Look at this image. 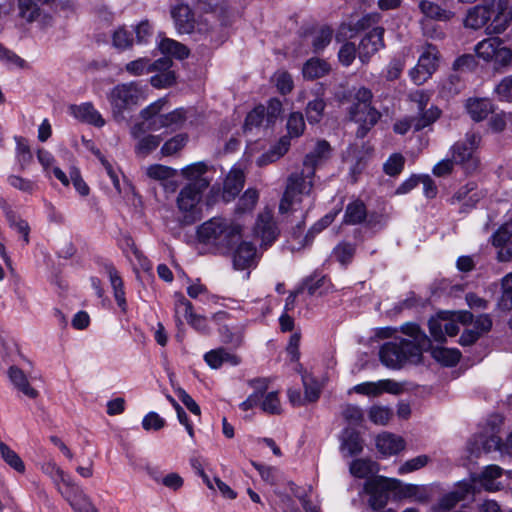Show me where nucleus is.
<instances>
[{
  "label": "nucleus",
  "mask_w": 512,
  "mask_h": 512,
  "mask_svg": "<svg viewBox=\"0 0 512 512\" xmlns=\"http://www.w3.org/2000/svg\"><path fill=\"white\" fill-rule=\"evenodd\" d=\"M331 146L326 140H319L313 151L305 156L301 172L292 173L286 181L285 191L280 199L278 214L280 222L296 236L304 226L310 207L302 205L304 196H311L314 187L315 168L329 159Z\"/></svg>",
  "instance_id": "1"
},
{
  "label": "nucleus",
  "mask_w": 512,
  "mask_h": 512,
  "mask_svg": "<svg viewBox=\"0 0 512 512\" xmlns=\"http://www.w3.org/2000/svg\"><path fill=\"white\" fill-rule=\"evenodd\" d=\"M207 165L197 162L187 166L183 174L190 182L185 185L177 196L179 220L183 225H192L203 217L202 196L209 187L210 181L204 176Z\"/></svg>",
  "instance_id": "2"
},
{
  "label": "nucleus",
  "mask_w": 512,
  "mask_h": 512,
  "mask_svg": "<svg viewBox=\"0 0 512 512\" xmlns=\"http://www.w3.org/2000/svg\"><path fill=\"white\" fill-rule=\"evenodd\" d=\"M242 225L226 218L213 217L198 227V240L219 250H231L242 240Z\"/></svg>",
  "instance_id": "3"
},
{
  "label": "nucleus",
  "mask_w": 512,
  "mask_h": 512,
  "mask_svg": "<svg viewBox=\"0 0 512 512\" xmlns=\"http://www.w3.org/2000/svg\"><path fill=\"white\" fill-rule=\"evenodd\" d=\"M372 98L373 94L370 89L360 87L356 91L354 102L349 109L350 119L359 124L356 131L358 138H364L381 117V113L371 106Z\"/></svg>",
  "instance_id": "4"
},
{
  "label": "nucleus",
  "mask_w": 512,
  "mask_h": 512,
  "mask_svg": "<svg viewBox=\"0 0 512 512\" xmlns=\"http://www.w3.org/2000/svg\"><path fill=\"white\" fill-rule=\"evenodd\" d=\"M421 357L420 350L404 338L386 342L379 350L381 363L390 369H400L407 363H417Z\"/></svg>",
  "instance_id": "5"
},
{
  "label": "nucleus",
  "mask_w": 512,
  "mask_h": 512,
  "mask_svg": "<svg viewBox=\"0 0 512 512\" xmlns=\"http://www.w3.org/2000/svg\"><path fill=\"white\" fill-rule=\"evenodd\" d=\"M249 386L254 392L240 404V409L248 411L256 406H260L261 410L268 414H280L281 404L276 391L267 392L269 380L267 378H256L249 382Z\"/></svg>",
  "instance_id": "6"
},
{
  "label": "nucleus",
  "mask_w": 512,
  "mask_h": 512,
  "mask_svg": "<svg viewBox=\"0 0 512 512\" xmlns=\"http://www.w3.org/2000/svg\"><path fill=\"white\" fill-rule=\"evenodd\" d=\"M480 142V134L471 131L465 134L463 140L456 142L451 147L452 158L466 174H474L480 168V159L477 155Z\"/></svg>",
  "instance_id": "7"
},
{
  "label": "nucleus",
  "mask_w": 512,
  "mask_h": 512,
  "mask_svg": "<svg viewBox=\"0 0 512 512\" xmlns=\"http://www.w3.org/2000/svg\"><path fill=\"white\" fill-rule=\"evenodd\" d=\"M146 99L143 88L136 82L116 85L108 95L114 117H123L125 110Z\"/></svg>",
  "instance_id": "8"
},
{
  "label": "nucleus",
  "mask_w": 512,
  "mask_h": 512,
  "mask_svg": "<svg viewBox=\"0 0 512 512\" xmlns=\"http://www.w3.org/2000/svg\"><path fill=\"white\" fill-rule=\"evenodd\" d=\"M401 484V481L398 479L383 476L367 480L363 490L370 496L369 506L373 510L383 509L389 500V492L398 489Z\"/></svg>",
  "instance_id": "9"
},
{
  "label": "nucleus",
  "mask_w": 512,
  "mask_h": 512,
  "mask_svg": "<svg viewBox=\"0 0 512 512\" xmlns=\"http://www.w3.org/2000/svg\"><path fill=\"white\" fill-rule=\"evenodd\" d=\"M439 52L431 44H427L418 59L417 65L411 69L410 77L417 84H423L437 69Z\"/></svg>",
  "instance_id": "10"
},
{
  "label": "nucleus",
  "mask_w": 512,
  "mask_h": 512,
  "mask_svg": "<svg viewBox=\"0 0 512 512\" xmlns=\"http://www.w3.org/2000/svg\"><path fill=\"white\" fill-rule=\"evenodd\" d=\"M253 233L255 238L261 241V247L267 248L276 241L280 230L274 219L272 210L266 208L258 214Z\"/></svg>",
  "instance_id": "11"
},
{
  "label": "nucleus",
  "mask_w": 512,
  "mask_h": 512,
  "mask_svg": "<svg viewBox=\"0 0 512 512\" xmlns=\"http://www.w3.org/2000/svg\"><path fill=\"white\" fill-rule=\"evenodd\" d=\"M502 439L499 435V429L491 427L474 436L469 443V451L475 457H479L482 453H490L492 451H500L502 453Z\"/></svg>",
  "instance_id": "12"
},
{
  "label": "nucleus",
  "mask_w": 512,
  "mask_h": 512,
  "mask_svg": "<svg viewBox=\"0 0 512 512\" xmlns=\"http://www.w3.org/2000/svg\"><path fill=\"white\" fill-rule=\"evenodd\" d=\"M493 15L490 23L486 26L485 32L488 35L501 34L512 21V10L508 0H492Z\"/></svg>",
  "instance_id": "13"
},
{
  "label": "nucleus",
  "mask_w": 512,
  "mask_h": 512,
  "mask_svg": "<svg viewBox=\"0 0 512 512\" xmlns=\"http://www.w3.org/2000/svg\"><path fill=\"white\" fill-rule=\"evenodd\" d=\"M141 121L136 123L131 134L135 138L141 137L149 131H157L160 128V100L154 101L140 112Z\"/></svg>",
  "instance_id": "14"
},
{
  "label": "nucleus",
  "mask_w": 512,
  "mask_h": 512,
  "mask_svg": "<svg viewBox=\"0 0 512 512\" xmlns=\"http://www.w3.org/2000/svg\"><path fill=\"white\" fill-rule=\"evenodd\" d=\"M176 314H182L188 324L197 332L207 335L210 333L208 319L201 314H197L193 310V305L183 295L175 304Z\"/></svg>",
  "instance_id": "15"
},
{
  "label": "nucleus",
  "mask_w": 512,
  "mask_h": 512,
  "mask_svg": "<svg viewBox=\"0 0 512 512\" xmlns=\"http://www.w3.org/2000/svg\"><path fill=\"white\" fill-rule=\"evenodd\" d=\"M383 35L384 28L375 27L361 39L358 57L362 63H367L373 54L384 47Z\"/></svg>",
  "instance_id": "16"
},
{
  "label": "nucleus",
  "mask_w": 512,
  "mask_h": 512,
  "mask_svg": "<svg viewBox=\"0 0 512 512\" xmlns=\"http://www.w3.org/2000/svg\"><path fill=\"white\" fill-rule=\"evenodd\" d=\"M236 245L232 258L234 269L246 270L255 267L258 261L256 247L251 242L241 240Z\"/></svg>",
  "instance_id": "17"
},
{
  "label": "nucleus",
  "mask_w": 512,
  "mask_h": 512,
  "mask_svg": "<svg viewBox=\"0 0 512 512\" xmlns=\"http://www.w3.org/2000/svg\"><path fill=\"white\" fill-rule=\"evenodd\" d=\"M443 314L444 313L439 314V319H430L428 323L430 334L437 342H444L446 335L453 337L459 332V326L456 320L454 318L448 320L442 316Z\"/></svg>",
  "instance_id": "18"
},
{
  "label": "nucleus",
  "mask_w": 512,
  "mask_h": 512,
  "mask_svg": "<svg viewBox=\"0 0 512 512\" xmlns=\"http://www.w3.org/2000/svg\"><path fill=\"white\" fill-rule=\"evenodd\" d=\"M492 2L487 5H476L468 9L464 19V26L469 29L478 30L488 25L492 18Z\"/></svg>",
  "instance_id": "19"
},
{
  "label": "nucleus",
  "mask_w": 512,
  "mask_h": 512,
  "mask_svg": "<svg viewBox=\"0 0 512 512\" xmlns=\"http://www.w3.org/2000/svg\"><path fill=\"white\" fill-rule=\"evenodd\" d=\"M69 110L70 113L81 122L94 125L96 127H103L105 125V120L90 102L82 103L80 105H71Z\"/></svg>",
  "instance_id": "20"
},
{
  "label": "nucleus",
  "mask_w": 512,
  "mask_h": 512,
  "mask_svg": "<svg viewBox=\"0 0 512 512\" xmlns=\"http://www.w3.org/2000/svg\"><path fill=\"white\" fill-rule=\"evenodd\" d=\"M245 183L244 172L239 168H233L224 182L223 198L229 202L243 189Z\"/></svg>",
  "instance_id": "21"
},
{
  "label": "nucleus",
  "mask_w": 512,
  "mask_h": 512,
  "mask_svg": "<svg viewBox=\"0 0 512 512\" xmlns=\"http://www.w3.org/2000/svg\"><path fill=\"white\" fill-rule=\"evenodd\" d=\"M171 16L181 33H191L194 29V16L188 5L179 4L172 8Z\"/></svg>",
  "instance_id": "22"
},
{
  "label": "nucleus",
  "mask_w": 512,
  "mask_h": 512,
  "mask_svg": "<svg viewBox=\"0 0 512 512\" xmlns=\"http://www.w3.org/2000/svg\"><path fill=\"white\" fill-rule=\"evenodd\" d=\"M376 447L382 455L391 456L404 449L405 441L391 433H382L376 438Z\"/></svg>",
  "instance_id": "23"
},
{
  "label": "nucleus",
  "mask_w": 512,
  "mask_h": 512,
  "mask_svg": "<svg viewBox=\"0 0 512 512\" xmlns=\"http://www.w3.org/2000/svg\"><path fill=\"white\" fill-rule=\"evenodd\" d=\"M105 271L108 274L113 294L118 307L123 313L127 311V302L125 298L124 284L118 271L112 264L105 265Z\"/></svg>",
  "instance_id": "24"
},
{
  "label": "nucleus",
  "mask_w": 512,
  "mask_h": 512,
  "mask_svg": "<svg viewBox=\"0 0 512 512\" xmlns=\"http://www.w3.org/2000/svg\"><path fill=\"white\" fill-rule=\"evenodd\" d=\"M340 450L344 456H355L363 451V440L359 432L345 429L341 436Z\"/></svg>",
  "instance_id": "25"
},
{
  "label": "nucleus",
  "mask_w": 512,
  "mask_h": 512,
  "mask_svg": "<svg viewBox=\"0 0 512 512\" xmlns=\"http://www.w3.org/2000/svg\"><path fill=\"white\" fill-rule=\"evenodd\" d=\"M1 202H2V209L4 211L5 217L7 219V222L9 224L10 228L16 230L19 234H21L25 245H27L30 241V239H29L30 226H29L28 222L26 220L20 218L11 209V207L6 203L5 200H1Z\"/></svg>",
  "instance_id": "26"
},
{
  "label": "nucleus",
  "mask_w": 512,
  "mask_h": 512,
  "mask_svg": "<svg viewBox=\"0 0 512 512\" xmlns=\"http://www.w3.org/2000/svg\"><path fill=\"white\" fill-rule=\"evenodd\" d=\"M204 360L213 369H218L224 363H228L232 366H237L240 363V358L228 352L224 348L211 350L204 355Z\"/></svg>",
  "instance_id": "27"
},
{
  "label": "nucleus",
  "mask_w": 512,
  "mask_h": 512,
  "mask_svg": "<svg viewBox=\"0 0 512 512\" xmlns=\"http://www.w3.org/2000/svg\"><path fill=\"white\" fill-rule=\"evenodd\" d=\"M466 109L470 117L480 122L488 117L489 114L494 112V107L489 99H469L466 103Z\"/></svg>",
  "instance_id": "28"
},
{
  "label": "nucleus",
  "mask_w": 512,
  "mask_h": 512,
  "mask_svg": "<svg viewBox=\"0 0 512 512\" xmlns=\"http://www.w3.org/2000/svg\"><path fill=\"white\" fill-rule=\"evenodd\" d=\"M245 325L240 322H229L219 327L221 339L226 344L240 346L243 341Z\"/></svg>",
  "instance_id": "29"
},
{
  "label": "nucleus",
  "mask_w": 512,
  "mask_h": 512,
  "mask_svg": "<svg viewBox=\"0 0 512 512\" xmlns=\"http://www.w3.org/2000/svg\"><path fill=\"white\" fill-rule=\"evenodd\" d=\"M8 377L16 389L21 391L25 396L34 399L38 396V391L31 387L27 376L16 366H11L8 370Z\"/></svg>",
  "instance_id": "30"
},
{
  "label": "nucleus",
  "mask_w": 512,
  "mask_h": 512,
  "mask_svg": "<svg viewBox=\"0 0 512 512\" xmlns=\"http://www.w3.org/2000/svg\"><path fill=\"white\" fill-rule=\"evenodd\" d=\"M484 195L485 194L482 190L477 189L476 183L469 182L459 188V190L453 195L452 201H464V206L472 208L481 198L484 197Z\"/></svg>",
  "instance_id": "31"
},
{
  "label": "nucleus",
  "mask_w": 512,
  "mask_h": 512,
  "mask_svg": "<svg viewBox=\"0 0 512 512\" xmlns=\"http://www.w3.org/2000/svg\"><path fill=\"white\" fill-rule=\"evenodd\" d=\"M367 217V208L362 200L356 199L350 202L345 209L343 223L358 225L363 223Z\"/></svg>",
  "instance_id": "32"
},
{
  "label": "nucleus",
  "mask_w": 512,
  "mask_h": 512,
  "mask_svg": "<svg viewBox=\"0 0 512 512\" xmlns=\"http://www.w3.org/2000/svg\"><path fill=\"white\" fill-rule=\"evenodd\" d=\"M421 13L428 19L436 21H449L454 13L450 10L442 8L435 2L422 0L418 4Z\"/></svg>",
  "instance_id": "33"
},
{
  "label": "nucleus",
  "mask_w": 512,
  "mask_h": 512,
  "mask_svg": "<svg viewBox=\"0 0 512 512\" xmlns=\"http://www.w3.org/2000/svg\"><path fill=\"white\" fill-rule=\"evenodd\" d=\"M402 332L411 337V339L408 340L420 350L421 354L423 351L428 350L431 347L430 338L420 330L417 324H404L402 326Z\"/></svg>",
  "instance_id": "34"
},
{
  "label": "nucleus",
  "mask_w": 512,
  "mask_h": 512,
  "mask_svg": "<svg viewBox=\"0 0 512 512\" xmlns=\"http://www.w3.org/2000/svg\"><path fill=\"white\" fill-rule=\"evenodd\" d=\"M503 470L498 465L487 466L478 476V481L487 491H497L500 489V483L496 480L502 476Z\"/></svg>",
  "instance_id": "35"
},
{
  "label": "nucleus",
  "mask_w": 512,
  "mask_h": 512,
  "mask_svg": "<svg viewBox=\"0 0 512 512\" xmlns=\"http://www.w3.org/2000/svg\"><path fill=\"white\" fill-rule=\"evenodd\" d=\"M189 54L190 51L184 44L170 38H162V58L184 60Z\"/></svg>",
  "instance_id": "36"
},
{
  "label": "nucleus",
  "mask_w": 512,
  "mask_h": 512,
  "mask_svg": "<svg viewBox=\"0 0 512 512\" xmlns=\"http://www.w3.org/2000/svg\"><path fill=\"white\" fill-rule=\"evenodd\" d=\"M67 494L65 499L75 512H98L90 498L79 487L74 493Z\"/></svg>",
  "instance_id": "37"
},
{
  "label": "nucleus",
  "mask_w": 512,
  "mask_h": 512,
  "mask_svg": "<svg viewBox=\"0 0 512 512\" xmlns=\"http://www.w3.org/2000/svg\"><path fill=\"white\" fill-rule=\"evenodd\" d=\"M432 357L444 366H455L460 358L461 352L456 348L430 347Z\"/></svg>",
  "instance_id": "38"
},
{
  "label": "nucleus",
  "mask_w": 512,
  "mask_h": 512,
  "mask_svg": "<svg viewBox=\"0 0 512 512\" xmlns=\"http://www.w3.org/2000/svg\"><path fill=\"white\" fill-rule=\"evenodd\" d=\"M159 65L160 59L151 62L150 59L143 57L127 63L125 69L131 75L139 76L158 70Z\"/></svg>",
  "instance_id": "39"
},
{
  "label": "nucleus",
  "mask_w": 512,
  "mask_h": 512,
  "mask_svg": "<svg viewBox=\"0 0 512 512\" xmlns=\"http://www.w3.org/2000/svg\"><path fill=\"white\" fill-rule=\"evenodd\" d=\"M464 84L461 76L457 72L449 74L440 83V95L444 98H450L457 95Z\"/></svg>",
  "instance_id": "40"
},
{
  "label": "nucleus",
  "mask_w": 512,
  "mask_h": 512,
  "mask_svg": "<svg viewBox=\"0 0 512 512\" xmlns=\"http://www.w3.org/2000/svg\"><path fill=\"white\" fill-rule=\"evenodd\" d=\"M350 473L356 478H366L378 471V465L366 458L355 459L349 467Z\"/></svg>",
  "instance_id": "41"
},
{
  "label": "nucleus",
  "mask_w": 512,
  "mask_h": 512,
  "mask_svg": "<svg viewBox=\"0 0 512 512\" xmlns=\"http://www.w3.org/2000/svg\"><path fill=\"white\" fill-rule=\"evenodd\" d=\"M329 70L330 66L326 61L312 58L304 64L302 72L305 78L312 80L325 76Z\"/></svg>",
  "instance_id": "42"
},
{
  "label": "nucleus",
  "mask_w": 512,
  "mask_h": 512,
  "mask_svg": "<svg viewBox=\"0 0 512 512\" xmlns=\"http://www.w3.org/2000/svg\"><path fill=\"white\" fill-rule=\"evenodd\" d=\"M127 246L130 250L127 251V257L131 262L134 271L138 274L139 270L149 272L151 270L150 261L138 250L131 239H127Z\"/></svg>",
  "instance_id": "43"
},
{
  "label": "nucleus",
  "mask_w": 512,
  "mask_h": 512,
  "mask_svg": "<svg viewBox=\"0 0 512 512\" xmlns=\"http://www.w3.org/2000/svg\"><path fill=\"white\" fill-rule=\"evenodd\" d=\"M418 116L414 117V130L420 131L433 124L441 115V110L437 106H431L424 111H418Z\"/></svg>",
  "instance_id": "44"
},
{
  "label": "nucleus",
  "mask_w": 512,
  "mask_h": 512,
  "mask_svg": "<svg viewBox=\"0 0 512 512\" xmlns=\"http://www.w3.org/2000/svg\"><path fill=\"white\" fill-rule=\"evenodd\" d=\"M499 44H502V42L497 37L484 39L475 46V52L479 58L492 61Z\"/></svg>",
  "instance_id": "45"
},
{
  "label": "nucleus",
  "mask_w": 512,
  "mask_h": 512,
  "mask_svg": "<svg viewBox=\"0 0 512 512\" xmlns=\"http://www.w3.org/2000/svg\"><path fill=\"white\" fill-rule=\"evenodd\" d=\"M302 382L305 390V400L308 402H315L319 399L321 393V385L309 373L302 374Z\"/></svg>",
  "instance_id": "46"
},
{
  "label": "nucleus",
  "mask_w": 512,
  "mask_h": 512,
  "mask_svg": "<svg viewBox=\"0 0 512 512\" xmlns=\"http://www.w3.org/2000/svg\"><path fill=\"white\" fill-rule=\"evenodd\" d=\"M142 181L151 194L157 197V186L160 183V164H153L144 168Z\"/></svg>",
  "instance_id": "47"
},
{
  "label": "nucleus",
  "mask_w": 512,
  "mask_h": 512,
  "mask_svg": "<svg viewBox=\"0 0 512 512\" xmlns=\"http://www.w3.org/2000/svg\"><path fill=\"white\" fill-rule=\"evenodd\" d=\"M134 39L132 34L124 27L117 28L112 34V45L120 51L132 48Z\"/></svg>",
  "instance_id": "48"
},
{
  "label": "nucleus",
  "mask_w": 512,
  "mask_h": 512,
  "mask_svg": "<svg viewBox=\"0 0 512 512\" xmlns=\"http://www.w3.org/2000/svg\"><path fill=\"white\" fill-rule=\"evenodd\" d=\"M325 106V101L322 98H315L308 102L306 117L310 124H316L321 121Z\"/></svg>",
  "instance_id": "49"
},
{
  "label": "nucleus",
  "mask_w": 512,
  "mask_h": 512,
  "mask_svg": "<svg viewBox=\"0 0 512 512\" xmlns=\"http://www.w3.org/2000/svg\"><path fill=\"white\" fill-rule=\"evenodd\" d=\"M53 482L57 486L58 492L67 499V494L74 493L80 486L74 482V480L62 470L61 476H54Z\"/></svg>",
  "instance_id": "50"
},
{
  "label": "nucleus",
  "mask_w": 512,
  "mask_h": 512,
  "mask_svg": "<svg viewBox=\"0 0 512 512\" xmlns=\"http://www.w3.org/2000/svg\"><path fill=\"white\" fill-rule=\"evenodd\" d=\"M355 251H356V247L354 244H351L348 242H342V243H339L333 249V256L342 265H347L352 261Z\"/></svg>",
  "instance_id": "51"
},
{
  "label": "nucleus",
  "mask_w": 512,
  "mask_h": 512,
  "mask_svg": "<svg viewBox=\"0 0 512 512\" xmlns=\"http://www.w3.org/2000/svg\"><path fill=\"white\" fill-rule=\"evenodd\" d=\"M259 199V193L256 189L249 188L239 198L237 203V212L245 213L253 210Z\"/></svg>",
  "instance_id": "52"
},
{
  "label": "nucleus",
  "mask_w": 512,
  "mask_h": 512,
  "mask_svg": "<svg viewBox=\"0 0 512 512\" xmlns=\"http://www.w3.org/2000/svg\"><path fill=\"white\" fill-rule=\"evenodd\" d=\"M186 120V112L183 108L175 109L174 111L162 115V127L176 130L180 128Z\"/></svg>",
  "instance_id": "53"
},
{
  "label": "nucleus",
  "mask_w": 512,
  "mask_h": 512,
  "mask_svg": "<svg viewBox=\"0 0 512 512\" xmlns=\"http://www.w3.org/2000/svg\"><path fill=\"white\" fill-rule=\"evenodd\" d=\"M405 165V158L400 153L392 154L383 165L384 172L389 176L399 175Z\"/></svg>",
  "instance_id": "54"
},
{
  "label": "nucleus",
  "mask_w": 512,
  "mask_h": 512,
  "mask_svg": "<svg viewBox=\"0 0 512 512\" xmlns=\"http://www.w3.org/2000/svg\"><path fill=\"white\" fill-rule=\"evenodd\" d=\"M0 455L13 469L24 472L25 465L21 458L3 442H0Z\"/></svg>",
  "instance_id": "55"
},
{
  "label": "nucleus",
  "mask_w": 512,
  "mask_h": 512,
  "mask_svg": "<svg viewBox=\"0 0 512 512\" xmlns=\"http://www.w3.org/2000/svg\"><path fill=\"white\" fill-rule=\"evenodd\" d=\"M333 31L329 27H321L317 30L313 36L312 46L314 52H319L323 50L332 39Z\"/></svg>",
  "instance_id": "56"
},
{
  "label": "nucleus",
  "mask_w": 512,
  "mask_h": 512,
  "mask_svg": "<svg viewBox=\"0 0 512 512\" xmlns=\"http://www.w3.org/2000/svg\"><path fill=\"white\" fill-rule=\"evenodd\" d=\"M173 67L171 59L162 58V88H169L176 84L177 74Z\"/></svg>",
  "instance_id": "57"
},
{
  "label": "nucleus",
  "mask_w": 512,
  "mask_h": 512,
  "mask_svg": "<svg viewBox=\"0 0 512 512\" xmlns=\"http://www.w3.org/2000/svg\"><path fill=\"white\" fill-rule=\"evenodd\" d=\"M265 118V107L263 105H259L255 107L250 113H248L245 123H244V131H251L253 128H257L261 125Z\"/></svg>",
  "instance_id": "58"
},
{
  "label": "nucleus",
  "mask_w": 512,
  "mask_h": 512,
  "mask_svg": "<svg viewBox=\"0 0 512 512\" xmlns=\"http://www.w3.org/2000/svg\"><path fill=\"white\" fill-rule=\"evenodd\" d=\"M160 143L159 136L148 135L141 138L136 147V153L139 156L146 157L154 151Z\"/></svg>",
  "instance_id": "59"
},
{
  "label": "nucleus",
  "mask_w": 512,
  "mask_h": 512,
  "mask_svg": "<svg viewBox=\"0 0 512 512\" xmlns=\"http://www.w3.org/2000/svg\"><path fill=\"white\" fill-rule=\"evenodd\" d=\"M512 237V223H505L501 225L497 231L491 236V242L495 247H502L510 242Z\"/></svg>",
  "instance_id": "60"
},
{
  "label": "nucleus",
  "mask_w": 512,
  "mask_h": 512,
  "mask_svg": "<svg viewBox=\"0 0 512 512\" xmlns=\"http://www.w3.org/2000/svg\"><path fill=\"white\" fill-rule=\"evenodd\" d=\"M19 15L32 22L39 14V8L33 0H18Z\"/></svg>",
  "instance_id": "61"
},
{
  "label": "nucleus",
  "mask_w": 512,
  "mask_h": 512,
  "mask_svg": "<svg viewBox=\"0 0 512 512\" xmlns=\"http://www.w3.org/2000/svg\"><path fill=\"white\" fill-rule=\"evenodd\" d=\"M338 211L329 212L325 216H323L317 223H315L308 231L305 236L306 242L312 240V238L328 227L336 218Z\"/></svg>",
  "instance_id": "62"
},
{
  "label": "nucleus",
  "mask_w": 512,
  "mask_h": 512,
  "mask_svg": "<svg viewBox=\"0 0 512 512\" xmlns=\"http://www.w3.org/2000/svg\"><path fill=\"white\" fill-rule=\"evenodd\" d=\"M305 128L303 115L299 112L291 113L287 121V130L290 136L299 137Z\"/></svg>",
  "instance_id": "63"
},
{
  "label": "nucleus",
  "mask_w": 512,
  "mask_h": 512,
  "mask_svg": "<svg viewBox=\"0 0 512 512\" xmlns=\"http://www.w3.org/2000/svg\"><path fill=\"white\" fill-rule=\"evenodd\" d=\"M500 100L512 102V75L504 77L495 87Z\"/></svg>",
  "instance_id": "64"
}]
</instances>
